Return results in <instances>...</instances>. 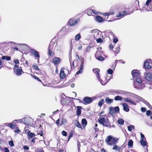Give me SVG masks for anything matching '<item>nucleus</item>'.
I'll return each instance as SVG.
<instances>
[{
	"label": "nucleus",
	"mask_w": 152,
	"mask_h": 152,
	"mask_svg": "<svg viewBox=\"0 0 152 152\" xmlns=\"http://www.w3.org/2000/svg\"><path fill=\"white\" fill-rule=\"evenodd\" d=\"M61 134L64 136H67V133L66 132L64 131H63L61 132Z\"/></svg>",
	"instance_id": "obj_50"
},
{
	"label": "nucleus",
	"mask_w": 152,
	"mask_h": 152,
	"mask_svg": "<svg viewBox=\"0 0 152 152\" xmlns=\"http://www.w3.org/2000/svg\"><path fill=\"white\" fill-rule=\"evenodd\" d=\"M152 114L150 110H147L146 112V115L147 116H150Z\"/></svg>",
	"instance_id": "obj_44"
},
{
	"label": "nucleus",
	"mask_w": 152,
	"mask_h": 152,
	"mask_svg": "<svg viewBox=\"0 0 152 152\" xmlns=\"http://www.w3.org/2000/svg\"><path fill=\"white\" fill-rule=\"evenodd\" d=\"M145 140L141 139L140 140V142L141 145L143 146H145L146 145L147 143L145 141Z\"/></svg>",
	"instance_id": "obj_23"
},
{
	"label": "nucleus",
	"mask_w": 152,
	"mask_h": 152,
	"mask_svg": "<svg viewBox=\"0 0 152 152\" xmlns=\"http://www.w3.org/2000/svg\"><path fill=\"white\" fill-rule=\"evenodd\" d=\"M51 44H50V45L48 47V51H49V54L50 56L52 55L53 54V52L51 51Z\"/></svg>",
	"instance_id": "obj_32"
},
{
	"label": "nucleus",
	"mask_w": 152,
	"mask_h": 152,
	"mask_svg": "<svg viewBox=\"0 0 152 152\" xmlns=\"http://www.w3.org/2000/svg\"><path fill=\"white\" fill-rule=\"evenodd\" d=\"M122 105L123 107L124 110L126 112H128L129 111V109L126 103H124L122 104Z\"/></svg>",
	"instance_id": "obj_11"
},
{
	"label": "nucleus",
	"mask_w": 152,
	"mask_h": 152,
	"mask_svg": "<svg viewBox=\"0 0 152 152\" xmlns=\"http://www.w3.org/2000/svg\"><path fill=\"white\" fill-rule=\"evenodd\" d=\"M1 58L2 60H6L7 61H10L11 59V58L10 56H2Z\"/></svg>",
	"instance_id": "obj_20"
},
{
	"label": "nucleus",
	"mask_w": 152,
	"mask_h": 152,
	"mask_svg": "<svg viewBox=\"0 0 152 152\" xmlns=\"http://www.w3.org/2000/svg\"><path fill=\"white\" fill-rule=\"evenodd\" d=\"M128 130L129 131H131L132 129H134V126L133 125L129 126H127Z\"/></svg>",
	"instance_id": "obj_31"
},
{
	"label": "nucleus",
	"mask_w": 152,
	"mask_h": 152,
	"mask_svg": "<svg viewBox=\"0 0 152 152\" xmlns=\"http://www.w3.org/2000/svg\"><path fill=\"white\" fill-rule=\"evenodd\" d=\"M5 124L7 125L8 126L10 127L12 129L15 128V127L16 126L15 125H14L12 123Z\"/></svg>",
	"instance_id": "obj_28"
},
{
	"label": "nucleus",
	"mask_w": 152,
	"mask_h": 152,
	"mask_svg": "<svg viewBox=\"0 0 152 152\" xmlns=\"http://www.w3.org/2000/svg\"><path fill=\"white\" fill-rule=\"evenodd\" d=\"M122 13H120L118 15H117V17H123V16L122 15Z\"/></svg>",
	"instance_id": "obj_63"
},
{
	"label": "nucleus",
	"mask_w": 152,
	"mask_h": 152,
	"mask_svg": "<svg viewBox=\"0 0 152 152\" xmlns=\"http://www.w3.org/2000/svg\"><path fill=\"white\" fill-rule=\"evenodd\" d=\"M128 103L131 104H133L134 105H136V103L135 102H134L131 100L130 99L129 100Z\"/></svg>",
	"instance_id": "obj_43"
},
{
	"label": "nucleus",
	"mask_w": 152,
	"mask_h": 152,
	"mask_svg": "<svg viewBox=\"0 0 152 152\" xmlns=\"http://www.w3.org/2000/svg\"><path fill=\"white\" fill-rule=\"evenodd\" d=\"M36 79H37V80H38L39 81H41V80L40 79H39V77H38L36 76H33Z\"/></svg>",
	"instance_id": "obj_55"
},
{
	"label": "nucleus",
	"mask_w": 152,
	"mask_h": 152,
	"mask_svg": "<svg viewBox=\"0 0 152 152\" xmlns=\"http://www.w3.org/2000/svg\"><path fill=\"white\" fill-rule=\"evenodd\" d=\"M56 124H57V125L58 126L59 125V119H58V120H56Z\"/></svg>",
	"instance_id": "obj_64"
},
{
	"label": "nucleus",
	"mask_w": 152,
	"mask_h": 152,
	"mask_svg": "<svg viewBox=\"0 0 152 152\" xmlns=\"http://www.w3.org/2000/svg\"><path fill=\"white\" fill-rule=\"evenodd\" d=\"M113 99H110L109 97H107L105 99L106 102L108 104H111L113 102Z\"/></svg>",
	"instance_id": "obj_22"
},
{
	"label": "nucleus",
	"mask_w": 152,
	"mask_h": 152,
	"mask_svg": "<svg viewBox=\"0 0 152 152\" xmlns=\"http://www.w3.org/2000/svg\"><path fill=\"white\" fill-rule=\"evenodd\" d=\"M15 128V130L14 132L15 133H17L20 132V130L18 129V127L16 126Z\"/></svg>",
	"instance_id": "obj_49"
},
{
	"label": "nucleus",
	"mask_w": 152,
	"mask_h": 152,
	"mask_svg": "<svg viewBox=\"0 0 152 152\" xmlns=\"http://www.w3.org/2000/svg\"><path fill=\"white\" fill-rule=\"evenodd\" d=\"M99 122L101 124H102L104 126L109 127L110 126L108 119L107 118H106L104 117L100 118L99 119Z\"/></svg>",
	"instance_id": "obj_3"
},
{
	"label": "nucleus",
	"mask_w": 152,
	"mask_h": 152,
	"mask_svg": "<svg viewBox=\"0 0 152 152\" xmlns=\"http://www.w3.org/2000/svg\"><path fill=\"white\" fill-rule=\"evenodd\" d=\"M141 110L143 112H144L146 111V109L145 108L142 107L141 109Z\"/></svg>",
	"instance_id": "obj_56"
},
{
	"label": "nucleus",
	"mask_w": 152,
	"mask_h": 152,
	"mask_svg": "<svg viewBox=\"0 0 152 152\" xmlns=\"http://www.w3.org/2000/svg\"><path fill=\"white\" fill-rule=\"evenodd\" d=\"M119 46H118L117 47H116V48H114V53H115L117 54H118L119 53Z\"/></svg>",
	"instance_id": "obj_29"
},
{
	"label": "nucleus",
	"mask_w": 152,
	"mask_h": 152,
	"mask_svg": "<svg viewBox=\"0 0 152 152\" xmlns=\"http://www.w3.org/2000/svg\"><path fill=\"white\" fill-rule=\"evenodd\" d=\"M66 123L67 121L65 119L63 118L61 121V123L60 124V126H62V125L66 124Z\"/></svg>",
	"instance_id": "obj_34"
},
{
	"label": "nucleus",
	"mask_w": 152,
	"mask_h": 152,
	"mask_svg": "<svg viewBox=\"0 0 152 152\" xmlns=\"http://www.w3.org/2000/svg\"><path fill=\"white\" fill-rule=\"evenodd\" d=\"M4 150L5 151V152H9V151L7 147H5L4 148Z\"/></svg>",
	"instance_id": "obj_60"
},
{
	"label": "nucleus",
	"mask_w": 152,
	"mask_h": 152,
	"mask_svg": "<svg viewBox=\"0 0 152 152\" xmlns=\"http://www.w3.org/2000/svg\"><path fill=\"white\" fill-rule=\"evenodd\" d=\"M14 62L16 64H18L19 63V61L18 59H15L14 61Z\"/></svg>",
	"instance_id": "obj_59"
},
{
	"label": "nucleus",
	"mask_w": 152,
	"mask_h": 152,
	"mask_svg": "<svg viewBox=\"0 0 152 152\" xmlns=\"http://www.w3.org/2000/svg\"><path fill=\"white\" fill-rule=\"evenodd\" d=\"M130 100L129 98H124L123 99V100L125 102H128Z\"/></svg>",
	"instance_id": "obj_45"
},
{
	"label": "nucleus",
	"mask_w": 152,
	"mask_h": 152,
	"mask_svg": "<svg viewBox=\"0 0 152 152\" xmlns=\"http://www.w3.org/2000/svg\"><path fill=\"white\" fill-rule=\"evenodd\" d=\"M91 48V47L90 46H88L86 48V51L88 52H89Z\"/></svg>",
	"instance_id": "obj_52"
},
{
	"label": "nucleus",
	"mask_w": 152,
	"mask_h": 152,
	"mask_svg": "<svg viewBox=\"0 0 152 152\" xmlns=\"http://www.w3.org/2000/svg\"><path fill=\"white\" fill-rule=\"evenodd\" d=\"M93 71L94 73H96L97 74V77L99 78L100 76L99 74V69L98 68H95L93 69Z\"/></svg>",
	"instance_id": "obj_25"
},
{
	"label": "nucleus",
	"mask_w": 152,
	"mask_h": 152,
	"mask_svg": "<svg viewBox=\"0 0 152 152\" xmlns=\"http://www.w3.org/2000/svg\"><path fill=\"white\" fill-rule=\"evenodd\" d=\"M118 140L117 138L110 135L107 137L105 141L107 144L111 145L115 144L116 143L118 142Z\"/></svg>",
	"instance_id": "obj_1"
},
{
	"label": "nucleus",
	"mask_w": 152,
	"mask_h": 152,
	"mask_svg": "<svg viewBox=\"0 0 152 152\" xmlns=\"http://www.w3.org/2000/svg\"><path fill=\"white\" fill-rule=\"evenodd\" d=\"M96 41L98 43H100L102 41V39L101 38H99L96 39Z\"/></svg>",
	"instance_id": "obj_54"
},
{
	"label": "nucleus",
	"mask_w": 152,
	"mask_h": 152,
	"mask_svg": "<svg viewBox=\"0 0 152 152\" xmlns=\"http://www.w3.org/2000/svg\"><path fill=\"white\" fill-rule=\"evenodd\" d=\"M143 67L148 69H150L151 68V67L150 65H149L148 60H146L145 61Z\"/></svg>",
	"instance_id": "obj_12"
},
{
	"label": "nucleus",
	"mask_w": 152,
	"mask_h": 152,
	"mask_svg": "<svg viewBox=\"0 0 152 152\" xmlns=\"http://www.w3.org/2000/svg\"><path fill=\"white\" fill-rule=\"evenodd\" d=\"M23 148L24 149H25V150H28L29 149V147L27 146H26V145H25L24 147H23Z\"/></svg>",
	"instance_id": "obj_58"
},
{
	"label": "nucleus",
	"mask_w": 152,
	"mask_h": 152,
	"mask_svg": "<svg viewBox=\"0 0 152 152\" xmlns=\"http://www.w3.org/2000/svg\"><path fill=\"white\" fill-rule=\"evenodd\" d=\"M145 78L148 81H152V74L150 72H148L146 73L145 76Z\"/></svg>",
	"instance_id": "obj_9"
},
{
	"label": "nucleus",
	"mask_w": 152,
	"mask_h": 152,
	"mask_svg": "<svg viewBox=\"0 0 152 152\" xmlns=\"http://www.w3.org/2000/svg\"><path fill=\"white\" fill-rule=\"evenodd\" d=\"M152 3V0H147L146 3V5L145 6L144 8H145L146 10H147V7L148 6H150Z\"/></svg>",
	"instance_id": "obj_15"
},
{
	"label": "nucleus",
	"mask_w": 152,
	"mask_h": 152,
	"mask_svg": "<svg viewBox=\"0 0 152 152\" xmlns=\"http://www.w3.org/2000/svg\"><path fill=\"white\" fill-rule=\"evenodd\" d=\"M113 150H116L117 151H119L121 149V148L118 146H117V145L114 144L113 147L112 148Z\"/></svg>",
	"instance_id": "obj_27"
},
{
	"label": "nucleus",
	"mask_w": 152,
	"mask_h": 152,
	"mask_svg": "<svg viewBox=\"0 0 152 152\" xmlns=\"http://www.w3.org/2000/svg\"><path fill=\"white\" fill-rule=\"evenodd\" d=\"M82 123L83 126L85 127L87 124V122L85 118H83L82 119Z\"/></svg>",
	"instance_id": "obj_21"
},
{
	"label": "nucleus",
	"mask_w": 152,
	"mask_h": 152,
	"mask_svg": "<svg viewBox=\"0 0 152 152\" xmlns=\"http://www.w3.org/2000/svg\"><path fill=\"white\" fill-rule=\"evenodd\" d=\"M136 82L134 83V87L137 89H141L145 86L144 83H142V81L140 78L137 77L135 78Z\"/></svg>",
	"instance_id": "obj_2"
},
{
	"label": "nucleus",
	"mask_w": 152,
	"mask_h": 152,
	"mask_svg": "<svg viewBox=\"0 0 152 152\" xmlns=\"http://www.w3.org/2000/svg\"><path fill=\"white\" fill-rule=\"evenodd\" d=\"M113 45H112L111 44H110L109 46V48L110 50L113 49Z\"/></svg>",
	"instance_id": "obj_61"
},
{
	"label": "nucleus",
	"mask_w": 152,
	"mask_h": 152,
	"mask_svg": "<svg viewBox=\"0 0 152 152\" xmlns=\"http://www.w3.org/2000/svg\"><path fill=\"white\" fill-rule=\"evenodd\" d=\"M23 119L25 124L31 126H32L34 125L33 121L32 118L29 117L24 118Z\"/></svg>",
	"instance_id": "obj_4"
},
{
	"label": "nucleus",
	"mask_w": 152,
	"mask_h": 152,
	"mask_svg": "<svg viewBox=\"0 0 152 152\" xmlns=\"http://www.w3.org/2000/svg\"><path fill=\"white\" fill-rule=\"evenodd\" d=\"M77 145L78 150L79 151L80 150V143L79 142L78 140L77 141Z\"/></svg>",
	"instance_id": "obj_53"
},
{
	"label": "nucleus",
	"mask_w": 152,
	"mask_h": 152,
	"mask_svg": "<svg viewBox=\"0 0 152 152\" xmlns=\"http://www.w3.org/2000/svg\"><path fill=\"white\" fill-rule=\"evenodd\" d=\"M140 135H141V137L142 139H144L145 140L144 135L143 134H142V133H141Z\"/></svg>",
	"instance_id": "obj_57"
},
{
	"label": "nucleus",
	"mask_w": 152,
	"mask_h": 152,
	"mask_svg": "<svg viewBox=\"0 0 152 152\" xmlns=\"http://www.w3.org/2000/svg\"><path fill=\"white\" fill-rule=\"evenodd\" d=\"M114 110L115 113H117L119 111V107L117 106L115 107Z\"/></svg>",
	"instance_id": "obj_41"
},
{
	"label": "nucleus",
	"mask_w": 152,
	"mask_h": 152,
	"mask_svg": "<svg viewBox=\"0 0 152 152\" xmlns=\"http://www.w3.org/2000/svg\"><path fill=\"white\" fill-rule=\"evenodd\" d=\"M93 100V98L87 96L85 97L83 99V100L84 102L83 103L85 104H90L92 102Z\"/></svg>",
	"instance_id": "obj_5"
},
{
	"label": "nucleus",
	"mask_w": 152,
	"mask_h": 152,
	"mask_svg": "<svg viewBox=\"0 0 152 152\" xmlns=\"http://www.w3.org/2000/svg\"><path fill=\"white\" fill-rule=\"evenodd\" d=\"M117 93L120 95H122L125 94V91L122 90H119L117 91Z\"/></svg>",
	"instance_id": "obj_39"
},
{
	"label": "nucleus",
	"mask_w": 152,
	"mask_h": 152,
	"mask_svg": "<svg viewBox=\"0 0 152 152\" xmlns=\"http://www.w3.org/2000/svg\"><path fill=\"white\" fill-rule=\"evenodd\" d=\"M66 76V75L64 73V69L63 68H61V70L60 73V78L63 79Z\"/></svg>",
	"instance_id": "obj_14"
},
{
	"label": "nucleus",
	"mask_w": 152,
	"mask_h": 152,
	"mask_svg": "<svg viewBox=\"0 0 152 152\" xmlns=\"http://www.w3.org/2000/svg\"><path fill=\"white\" fill-rule=\"evenodd\" d=\"M83 69L80 68L79 70L76 72V74L78 75L79 74L82 73L83 72Z\"/></svg>",
	"instance_id": "obj_48"
},
{
	"label": "nucleus",
	"mask_w": 152,
	"mask_h": 152,
	"mask_svg": "<svg viewBox=\"0 0 152 152\" xmlns=\"http://www.w3.org/2000/svg\"><path fill=\"white\" fill-rule=\"evenodd\" d=\"M28 134L29 136V137L30 138L34 137L36 135L34 133H31L29 131L28 132Z\"/></svg>",
	"instance_id": "obj_26"
},
{
	"label": "nucleus",
	"mask_w": 152,
	"mask_h": 152,
	"mask_svg": "<svg viewBox=\"0 0 152 152\" xmlns=\"http://www.w3.org/2000/svg\"><path fill=\"white\" fill-rule=\"evenodd\" d=\"M74 124L77 127L82 129V126L81 124H80L79 122L77 120H75L74 121Z\"/></svg>",
	"instance_id": "obj_19"
},
{
	"label": "nucleus",
	"mask_w": 152,
	"mask_h": 152,
	"mask_svg": "<svg viewBox=\"0 0 152 152\" xmlns=\"http://www.w3.org/2000/svg\"><path fill=\"white\" fill-rule=\"evenodd\" d=\"M73 135V134H72L71 132L70 133L69 135V136L68 138V140L69 141L70 139L71 138V137Z\"/></svg>",
	"instance_id": "obj_62"
},
{
	"label": "nucleus",
	"mask_w": 152,
	"mask_h": 152,
	"mask_svg": "<svg viewBox=\"0 0 152 152\" xmlns=\"http://www.w3.org/2000/svg\"><path fill=\"white\" fill-rule=\"evenodd\" d=\"M132 75L133 77L134 78L135 77L136 78L138 77L139 76V73L135 70L132 71Z\"/></svg>",
	"instance_id": "obj_10"
},
{
	"label": "nucleus",
	"mask_w": 152,
	"mask_h": 152,
	"mask_svg": "<svg viewBox=\"0 0 152 152\" xmlns=\"http://www.w3.org/2000/svg\"><path fill=\"white\" fill-rule=\"evenodd\" d=\"M84 60L83 59L81 61V64L80 66V68L83 69V64H84Z\"/></svg>",
	"instance_id": "obj_40"
},
{
	"label": "nucleus",
	"mask_w": 152,
	"mask_h": 152,
	"mask_svg": "<svg viewBox=\"0 0 152 152\" xmlns=\"http://www.w3.org/2000/svg\"><path fill=\"white\" fill-rule=\"evenodd\" d=\"M104 103V100L103 99H101L98 103V105L101 107L103 104Z\"/></svg>",
	"instance_id": "obj_36"
},
{
	"label": "nucleus",
	"mask_w": 152,
	"mask_h": 152,
	"mask_svg": "<svg viewBox=\"0 0 152 152\" xmlns=\"http://www.w3.org/2000/svg\"><path fill=\"white\" fill-rule=\"evenodd\" d=\"M30 52L35 57L39 59V56L38 52L37 51L34 49H31L30 50Z\"/></svg>",
	"instance_id": "obj_6"
},
{
	"label": "nucleus",
	"mask_w": 152,
	"mask_h": 152,
	"mask_svg": "<svg viewBox=\"0 0 152 152\" xmlns=\"http://www.w3.org/2000/svg\"><path fill=\"white\" fill-rule=\"evenodd\" d=\"M33 67L34 69L36 70H39V69L37 65H33Z\"/></svg>",
	"instance_id": "obj_51"
},
{
	"label": "nucleus",
	"mask_w": 152,
	"mask_h": 152,
	"mask_svg": "<svg viewBox=\"0 0 152 152\" xmlns=\"http://www.w3.org/2000/svg\"><path fill=\"white\" fill-rule=\"evenodd\" d=\"M133 145V141L131 139L128 142V146H132Z\"/></svg>",
	"instance_id": "obj_38"
},
{
	"label": "nucleus",
	"mask_w": 152,
	"mask_h": 152,
	"mask_svg": "<svg viewBox=\"0 0 152 152\" xmlns=\"http://www.w3.org/2000/svg\"><path fill=\"white\" fill-rule=\"evenodd\" d=\"M96 58L98 59L100 61H103L104 59L101 56H99L97 58Z\"/></svg>",
	"instance_id": "obj_47"
},
{
	"label": "nucleus",
	"mask_w": 152,
	"mask_h": 152,
	"mask_svg": "<svg viewBox=\"0 0 152 152\" xmlns=\"http://www.w3.org/2000/svg\"><path fill=\"white\" fill-rule=\"evenodd\" d=\"M124 121L122 119L120 118L118 121V123L121 125H123L124 124Z\"/></svg>",
	"instance_id": "obj_33"
},
{
	"label": "nucleus",
	"mask_w": 152,
	"mask_h": 152,
	"mask_svg": "<svg viewBox=\"0 0 152 152\" xmlns=\"http://www.w3.org/2000/svg\"><path fill=\"white\" fill-rule=\"evenodd\" d=\"M9 144L11 147H12L14 146L13 142L12 140H10L9 142Z\"/></svg>",
	"instance_id": "obj_42"
},
{
	"label": "nucleus",
	"mask_w": 152,
	"mask_h": 152,
	"mask_svg": "<svg viewBox=\"0 0 152 152\" xmlns=\"http://www.w3.org/2000/svg\"><path fill=\"white\" fill-rule=\"evenodd\" d=\"M123 98L119 96H116L114 98V100L116 101H121L123 100Z\"/></svg>",
	"instance_id": "obj_24"
},
{
	"label": "nucleus",
	"mask_w": 152,
	"mask_h": 152,
	"mask_svg": "<svg viewBox=\"0 0 152 152\" xmlns=\"http://www.w3.org/2000/svg\"><path fill=\"white\" fill-rule=\"evenodd\" d=\"M77 110L76 111V113L78 116L80 115L81 113V110L82 109L81 106H77Z\"/></svg>",
	"instance_id": "obj_18"
},
{
	"label": "nucleus",
	"mask_w": 152,
	"mask_h": 152,
	"mask_svg": "<svg viewBox=\"0 0 152 152\" xmlns=\"http://www.w3.org/2000/svg\"><path fill=\"white\" fill-rule=\"evenodd\" d=\"M107 72L109 74H112L113 73V70L111 69H109L107 70Z\"/></svg>",
	"instance_id": "obj_46"
},
{
	"label": "nucleus",
	"mask_w": 152,
	"mask_h": 152,
	"mask_svg": "<svg viewBox=\"0 0 152 152\" xmlns=\"http://www.w3.org/2000/svg\"><path fill=\"white\" fill-rule=\"evenodd\" d=\"M91 32L92 34H94V33H96L97 34L96 35H98L99 34V31L97 29H94L92 30L91 31Z\"/></svg>",
	"instance_id": "obj_35"
},
{
	"label": "nucleus",
	"mask_w": 152,
	"mask_h": 152,
	"mask_svg": "<svg viewBox=\"0 0 152 152\" xmlns=\"http://www.w3.org/2000/svg\"><path fill=\"white\" fill-rule=\"evenodd\" d=\"M24 121L23 118L22 119H20L19 120H15L13 121V122L14 123H15V122H17V123H21Z\"/></svg>",
	"instance_id": "obj_37"
},
{
	"label": "nucleus",
	"mask_w": 152,
	"mask_h": 152,
	"mask_svg": "<svg viewBox=\"0 0 152 152\" xmlns=\"http://www.w3.org/2000/svg\"><path fill=\"white\" fill-rule=\"evenodd\" d=\"M22 72V68L21 67H19L16 70L15 72L17 75L20 76L21 75Z\"/></svg>",
	"instance_id": "obj_13"
},
{
	"label": "nucleus",
	"mask_w": 152,
	"mask_h": 152,
	"mask_svg": "<svg viewBox=\"0 0 152 152\" xmlns=\"http://www.w3.org/2000/svg\"><path fill=\"white\" fill-rule=\"evenodd\" d=\"M81 38V36L80 33H79L77 34L75 37V40L76 41H78L80 40Z\"/></svg>",
	"instance_id": "obj_30"
},
{
	"label": "nucleus",
	"mask_w": 152,
	"mask_h": 152,
	"mask_svg": "<svg viewBox=\"0 0 152 152\" xmlns=\"http://www.w3.org/2000/svg\"><path fill=\"white\" fill-rule=\"evenodd\" d=\"M95 20L96 21L99 22H102L104 20L103 19L102 17L97 15L96 16Z\"/></svg>",
	"instance_id": "obj_17"
},
{
	"label": "nucleus",
	"mask_w": 152,
	"mask_h": 152,
	"mask_svg": "<svg viewBox=\"0 0 152 152\" xmlns=\"http://www.w3.org/2000/svg\"><path fill=\"white\" fill-rule=\"evenodd\" d=\"M109 113L112 116H113L115 114L113 107H110L109 108Z\"/></svg>",
	"instance_id": "obj_16"
},
{
	"label": "nucleus",
	"mask_w": 152,
	"mask_h": 152,
	"mask_svg": "<svg viewBox=\"0 0 152 152\" xmlns=\"http://www.w3.org/2000/svg\"><path fill=\"white\" fill-rule=\"evenodd\" d=\"M79 21V19H76L75 20L72 19H70L69 21V23L70 26H73Z\"/></svg>",
	"instance_id": "obj_7"
},
{
	"label": "nucleus",
	"mask_w": 152,
	"mask_h": 152,
	"mask_svg": "<svg viewBox=\"0 0 152 152\" xmlns=\"http://www.w3.org/2000/svg\"><path fill=\"white\" fill-rule=\"evenodd\" d=\"M61 59L59 58L54 57L52 61V62L55 65H57L60 63L61 61Z\"/></svg>",
	"instance_id": "obj_8"
}]
</instances>
